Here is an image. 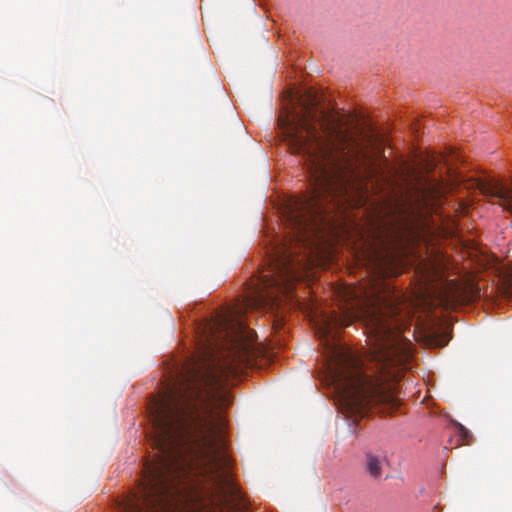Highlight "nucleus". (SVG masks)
<instances>
[{
	"instance_id": "1",
	"label": "nucleus",
	"mask_w": 512,
	"mask_h": 512,
	"mask_svg": "<svg viewBox=\"0 0 512 512\" xmlns=\"http://www.w3.org/2000/svg\"><path fill=\"white\" fill-rule=\"evenodd\" d=\"M308 267L304 258L292 259L286 248L271 250L269 271L260 273L243 306L219 323L227 338V350L218 357L207 340L203 354L184 364L174 383L151 403L153 439L167 445L179 435L225 428L223 411L231 403L228 382L252 366L259 353L254 331L238 315L245 309L277 306L279 294L289 298Z\"/></svg>"
},
{
	"instance_id": "2",
	"label": "nucleus",
	"mask_w": 512,
	"mask_h": 512,
	"mask_svg": "<svg viewBox=\"0 0 512 512\" xmlns=\"http://www.w3.org/2000/svg\"><path fill=\"white\" fill-rule=\"evenodd\" d=\"M287 97L291 107L279 117L278 126L291 152L304 159L310 191L287 200L283 218L291 236L272 251L286 248L292 259L304 258L309 266L319 234L328 225L326 214L344 204L357 179L376 173L367 148L383 140L373 130L352 133L341 116L319 108L317 93L310 88Z\"/></svg>"
},
{
	"instance_id": "3",
	"label": "nucleus",
	"mask_w": 512,
	"mask_h": 512,
	"mask_svg": "<svg viewBox=\"0 0 512 512\" xmlns=\"http://www.w3.org/2000/svg\"><path fill=\"white\" fill-rule=\"evenodd\" d=\"M339 314L323 315L316 326V333L329 353L328 373L341 404L348 414L365 417L372 409L380 413L395 412L400 403L390 386L364 370L363 360L339 342L338 329L362 320L373 341L374 358L380 370L389 378L399 372L390 368L404 366L411 358L409 343L402 342V323L399 308L394 304L382 305L379 299L362 296V290L344 286L338 289Z\"/></svg>"
},
{
	"instance_id": "4",
	"label": "nucleus",
	"mask_w": 512,
	"mask_h": 512,
	"mask_svg": "<svg viewBox=\"0 0 512 512\" xmlns=\"http://www.w3.org/2000/svg\"><path fill=\"white\" fill-rule=\"evenodd\" d=\"M224 429L179 435L167 445H160L158 439H153L158 452L144 465L139 493L120 504L121 512H192L198 497L189 481L193 470L207 476L225 505L246 509L245 501L230 478Z\"/></svg>"
},
{
	"instance_id": "5",
	"label": "nucleus",
	"mask_w": 512,
	"mask_h": 512,
	"mask_svg": "<svg viewBox=\"0 0 512 512\" xmlns=\"http://www.w3.org/2000/svg\"><path fill=\"white\" fill-rule=\"evenodd\" d=\"M467 189H478L488 197L497 198L503 208L512 214V187L494 178L470 179L465 183Z\"/></svg>"
},
{
	"instance_id": "6",
	"label": "nucleus",
	"mask_w": 512,
	"mask_h": 512,
	"mask_svg": "<svg viewBox=\"0 0 512 512\" xmlns=\"http://www.w3.org/2000/svg\"><path fill=\"white\" fill-rule=\"evenodd\" d=\"M386 464L387 458L385 455H376L371 452L365 454V471L375 480L382 478Z\"/></svg>"
},
{
	"instance_id": "7",
	"label": "nucleus",
	"mask_w": 512,
	"mask_h": 512,
	"mask_svg": "<svg viewBox=\"0 0 512 512\" xmlns=\"http://www.w3.org/2000/svg\"><path fill=\"white\" fill-rule=\"evenodd\" d=\"M459 435H460L461 439L466 444L470 443V438H471L470 432L464 426H462L460 424H459Z\"/></svg>"
},
{
	"instance_id": "8",
	"label": "nucleus",
	"mask_w": 512,
	"mask_h": 512,
	"mask_svg": "<svg viewBox=\"0 0 512 512\" xmlns=\"http://www.w3.org/2000/svg\"><path fill=\"white\" fill-rule=\"evenodd\" d=\"M431 337H434L435 341L437 342V345L441 346V347L445 346L448 342V339H444V337H442L441 339H438L439 335L436 331L431 332Z\"/></svg>"
},
{
	"instance_id": "9",
	"label": "nucleus",
	"mask_w": 512,
	"mask_h": 512,
	"mask_svg": "<svg viewBox=\"0 0 512 512\" xmlns=\"http://www.w3.org/2000/svg\"><path fill=\"white\" fill-rule=\"evenodd\" d=\"M455 181H458V182H465L464 180L460 179V177H457V178L455 179Z\"/></svg>"
}]
</instances>
